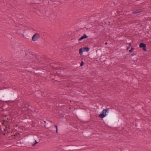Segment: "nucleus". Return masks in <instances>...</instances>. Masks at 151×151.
<instances>
[{"mask_svg":"<svg viewBox=\"0 0 151 151\" xmlns=\"http://www.w3.org/2000/svg\"><path fill=\"white\" fill-rule=\"evenodd\" d=\"M134 50V48L133 47H131V49L129 50V52L130 53H131L132 52V51Z\"/></svg>","mask_w":151,"mask_h":151,"instance_id":"aec40b11","label":"nucleus"},{"mask_svg":"<svg viewBox=\"0 0 151 151\" xmlns=\"http://www.w3.org/2000/svg\"><path fill=\"white\" fill-rule=\"evenodd\" d=\"M23 32V30L21 29H17L16 31L17 33L19 35H22Z\"/></svg>","mask_w":151,"mask_h":151,"instance_id":"4468645a","label":"nucleus"},{"mask_svg":"<svg viewBox=\"0 0 151 151\" xmlns=\"http://www.w3.org/2000/svg\"><path fill=\"white\" fill-rule=\"evenodd\" d=\"M40 35L38 33H36L32 37V40L34 41H36L37 40L40 38Z\"/></svg>","mask_w":151,"mask_h":151,"instance_id":"9d476101","label":"nucleus"},{"mask_svg":"<svg viewBox=\"0 0 151 151\" xmlns=\"http://www.w3.org/2000/svg\"><path fill=\"white\" fill-rule=\"evenodd\" d=\"M84 64V62H83V61H82L81 63H80V66H82Z\"/></svg>","mask_w":151,"mask_h":151,"instance_id":"5701e85b","label":"nucleus"},{"mask_svg":"<svg viewBox=\"0 0 151 151\" xmlns=\"http://www.w3.org/2000/svg\"><path fill=\"white\" fill-rule=\"evenodd\" d=\"M142 12V10L141 11H134L132 13L133 14H137L138 13H140Z\"/></svg>","mask_w":151,"mask_h":151,"instance_id":"a211bd4d","label":"nucleus"},{"mask_svg":"<svg viewBox=\"0 0 151 151\" xmlns=\"http://www.w3.org/2000/svg\"><path fill=\"white\" fill-rule=\"evenodd\" d=\"M88 37V36H87L86 34H84L83 36H82L80 38L78 39V40L79 41H81L83 39L87 38Z\"/></svg>","mask_w":151,"mask_h":151,"instance_id":"ddd939ff","label":"nucleus"},{"mask_svg":"<svg viewBox=\"0 0 151 151\" xmlns=\"http://www.w3.org/2000/svg\"><path fill=\"white\" fill-rule=\"evenodd\" d=\"M24 106L25 107H27L28 109L30 110V108H29V107H30V106L28 103L24 104Z\"/></svg>","mask_w":151,"mask_h":151,"instance_id":"f3484780","label":"nucleus"},{"mask_svg":"<svg viewBox=\"0 0 151 151\" xmlns=\"http://www.w3.org/2000/svg\"><path fill=\"white\" fill-rule=\"evenodd\" d=\"M50 60L49 59L47 58H45L43 59V60H41L40 62V63L46 65H50V63H48V62H49Z\"/></svg>","mask_w":151,"mask_h":151,"instance_id":"1a4fd4ad","label":"nucleus"},{"mask_svg":"<svg viewBox=\"0 0 151 151\" xmlns=\"http://www.w3.org/2000/svg\"><path fill=\"white\" fill-rule=\"evenodd\" d=\"M44 122L45 123L44 126L45 128L49 129L51 127V124L52 123V122L47 119Z\"/></svg>","mask_w":151,"mask_h":151,"instance_id":"0eeeda50","label":"nucleus"},{"mask_svg":"<svg viewBox=\"0 0 151 151\" xmlns=\"http://www.w3.org/2000/svg\"><path fill=\"white\" fill-rule=\"evenodd\" d=\"M90 133H84V134L85 136H87Z\"/></svg>","mask_w":151,"mask_h":151,"instance_id":"393cba45","label":"nucleus"},{"mask_svg":"<svg viewBox=\"0 0 151 151\" xmlns=\"http://www.w3.org/2000/svg\"><path fill=\"white\" fill-rule=\"evenodd\" d=\"M126 57H127V56H125V58H126Z\"/></svg>","mask_w":151,"mask_h":151,"instance_id":"e433bc0d","label":"nucleus"},{"mask_svg":"<svg viewBox=\"0 0 151 151\" xmlns=\"http://www.w3.org/2000/svg\"><path fill=\"white\" fill-rule=\"evenodd\" d=\"M136 55V53H134V52H133L131 54V55L132 56H133L135 55Z\"/></svg>","mask_w":151,"mask_h":151,"instance_id":"bb28decb","label":"nucleus"},{"mask_svg":"<svg viewBox=\"0 0 151 151\" xmlns=\"http://www.w3.org/2000/svg\"><path fill=\"white\" fill-rule=\"evenodd\" d=\"M55 127L56 129V133H58V127L57 125H55Z\"/></svg>","mask_w":151,"mask_h":151,"instance_id":"4be33fe9","label":"nucleus"},{"mask_svg":"<svg viewBox=\"0 0 151 151\" xmlns=\"http://www.w3.org/2000/svg\"><path fill=\"white\" fill-rule=\"evenodd\" d=\"M121 122H122V121H121V120L119 119V120H118V119L117 120V124H119V125L121 123Z\"/></svg>","mask_w":151,"mask_h":151,"instance_id":"412c9836","label":"nucleus"},{"mask_svg":"<svg viewBox=\"0 0 151 151\" xmlns=\"http://www.w3.org/2000/svg\"><path fill=\"white\" fill-rule=\"evenodd\" d=\"M130 48V47L129 46H128L127 48V49H126V50H128L129 48Z\"/></svg>","mask_w":151,"mask_h":151,"instance_id":"c85d7f7f","label":"nucleus"},{"mask_svg":"<svg viewBox=\"0 0 151 151\" xmlns=\"http://www.w3.org/2000/svg\"><path fill=\"white\" fill-rule=\"evenodd\" d=\"M56 76L53 75H51L50 76V78L53 80H54V78H55Z\"/></svg>","mask_w":151,"mask_h":151,"instance_id":"6ab92c4d","label":"nucleus"},{"mask_svg":"<svg viewBox=\"0 0 151 151\" xmlns=\"http://www.w3.org/2000/svg\"><path fill=\"white\" fill-rule=\"evenodd\" d=\"M20 144H21V142L20 141H19L17 142V144L18 146H20L21 145H20Z\"/></svg>","mask_w":151,"mask_h":151,"instance_id":"b1692460","label":"nucleus"},{"mask_svg":"<svg viewBox=\"0 0 151 151\" xmlns=\"http://www.w3.org/2000/svg\"><path fill=\"white\" fill-rule=\"evenodd\" d=\"M69 109H71V108L70 107H69Z\"/></svg>","mask_w":151,"mask_h":151,"instance_id":"2f4dec72","label":"nucleus"},{"mask_svg":"<svg viewBox=\"0 0 151 151\" xmlns=\"http://www.w3.org/2000/svg\"><path fill=\"white\" fill-rule=\"evenodd\" d=\"M126 57H127V56H125V58H126Z\"/></svg>","mask_w":151,"mask_h":151,"instance_id":"c9c22d12","label":"nucleus"},{"mask_svg":"<svg viewBox=\"0 0 151 151\" xmlns=\"http://www.w3.org/2000/svg\"><path fill=\"white\" fill-rule=\"evenodd\" d=\"M38 57H39V58H40V56H38Z\"/></svg>","mask_w":151,"mask_h":151,"instance_id":"f704fd0d","label":"nucleus"},{"mask_svg":"<svg viewBox=\"0 0 151 151\" xmlns=\"http://www.w3.org/2000/svg\"><path fill=\"white\" fill-rule=\"evenodd\" d=\"M124 127H123L122 128V129L123 130H124Z\"/></svg>","mask_w":151,"mask_h":151,"instance_id":"473e14b6","label":"nucleus"},{"mask_svg":"<svg viewBox=\"0 0 151 151\" xmlns=\"http://www.w3.org/2000/svg\"><path fill=\"white\" fill-rule=\"evenodd\" d=\"M90 50V48L86 47L83 48H81L79 49V53L81 56L82 55L83 52H88Z\"/></svg>","mask_w":151,"mask_h":151,"instance_id":"39448f33","label":"nucleus"},{"mask_svg":"<svg viewBox=\"0 0 151 151\" xmlns=\"http://www.w3.org/2000/svg\"><path fill=\"white\" fill-rule=\"evenodd\" d=\"M23 35L24 37L26 39H29L31 37V35L29 32H26Z\"/></svg>","mask_w":151,"mask_h":151,"instance_id":"9b49d317","label":"nucleus"},{"mask_svg":"<svg viewBox=\"0 0 151 151\" xmlns=\"http://www.w3.org/2000/svg\"><path fill=\"white\" fill-rule=\"evenodd\" d=\"M107 42H106L105 43V45H107Z\"/></svg>","mask_w":151,"mask_h":151,"instance_id":"72a5a7b5","label":"nucleus"},{"mask_svg":"<svg viewBox=\"0 0 151 151\" xmlns=\"http://www.w3.org/2000/svg\"><path fill=\"white\" fill-rule=\"evenodd\" d=\"M139 47L140 48H142L143 50L144 51L147 50L146 48V45L143 42H141L139 45Z\"/></svg>","mask_w":151,"mask_h":151,"instance_id":"f8f14e48","label":"nucleus"},{"mask_svg":"<svg viewBox=\"0 0 151 151\" xmlns=\"http://www.w3.org/2000/svg\"><path fill=\"white\" fill-rule=\"evenodd\" d=\"M77 115L81 117V118L85 119L86 117V114L81 110H78L76 112Z\"/></svg>","mask_w":151,"mask_h":151,"instance_id":"423d86ee","label":"nucleus"},{"mask_svg":"<svg viewBox=\"0 0 151 151\" xmlns=\"http://www.w3.org/2000/svg\"><path fill=\"white\" fill-rule=\"evenodd\" d=\"M19 133H18V134H16L15 135H14V138H16V136H17L18 135H19Z\"/></svg>","mask_w":151,"mask_h":151,"instance_id":"a878e982","label":"nucleus"},{"mask_svg":"<svg viewBox=\"0 0 151 151\" xmlns=\"http://www.w3.org/2000/svg\"><path fill=\"white\" fill-rule=\"evenodd\" d=\"M17 99V93H14L10 91L3 90L0 91V100L3 102H6L7 100H11L13 101Z\"/></svg>","mask_w":151,"mask_h":151,"instance_id":"f03ea898","label":"nucleus"},{"mask_svg":"<svg viewBox=\"0 0 151 151\" xmlns=\"http://www.w3.org/2000/svg\"><path fill=\"white\" fill-rule=\"evenodd\" d=\"M109 108L104 109L99 115V117L104 120L109 125L116 126L117 125L118 118L116 114L113 112L110 113L107 115V113L109 111Z\"/></svg>","mask_w":151,"mask_h":151,"instance_id":"f257e3e1","label":"nucleus"},{"mask_svg":"<svg viewBox=\"0 0 151 151\" xmlns=\"http://www.w3.org/2000/svg\"><path fill=\"white\" fill-rule=\"evenodd\" d=\"M127 44H129V46L130 47V46H131V43H127Z\"/></svg>","mask_w":151,"mask_h":151,"instance_id":"c756f323","label":"nucleus"},{"mask_svg":"<svg viewBox=\"0 0 151 151\" xmlns=\"http://www.w3.org/2000/svg\"><path fill=\"white\" fill-rule=\"evenodd\" d=\"M78 147H73V146H69L67 147V150H72V149H77Z\"/></svg>","mask_w":151,"mask_h":151,"instance_id":"dca6fc26","label":"nucleus"},{"mask_svg":"<svg viewBox=\"0 0 151 151\" xmlns=\"http://www.w3.org/2000/svg\"><path fill=\"white\" fill-rule=\"evenodd\" d=\"M4 130L5 131V132H6V130H7V129H4Z\"/></svg>","mask_w":151,"mask_h":151,"instance_id":"7c9ffc66","label":"nucleus"},{"mask_svg":"<svg viewBox=\"0 0 151 151\" xmlns=\"http://www.w3.org/2000/svg\"><path fill=\"white\" fill-rule=\"evenodd\" d=\"M38 137L37 136H29L27 138L25 141L27 143H30L32 146H34L39 142L40 141L38 139Z\"/></svg>","mask_w":151,"mask_h":151,"instance_id":"20e7f679","label":"nucleus"},{"mask_svg":"<svg viewBox=\"0 0 151 151\" xmlns=\"http://www.w3.org/2000/svg\"><path fill=\"white\" fill-rule=\"evenodd\" d=\"M48 4L49 6V8L50 9H56V4H55L53 1H52V0H50L48 2Z\"/></svg>","mask_w":151,"mask_h":151,"instance_id":"6e6552de","label":"nucleus"},{"mask_svg":"<svg viewBox=\"0 0 151 151\" xmlns=\"http://www.w3.org/2000/svg\"><path fill=\"white\" fill-rule=\"evenodd\" d=\"M60 79L59 78V76L58 75H56L54 80L55 81L60 82Z\"/></svg>","mask_w":151,"mask_h":151,"instance_id":"2eb2a0df","label":"nucleus"},{"mask_svg":"<svg viewBox=\"0 0 151 151\" xmlns=\"http://www.w3.org/2000/svg\"><path fill=\"white\" fill-rule=\"evenodd\" d=\"M96 52H98L99 54L100 55L101 54V52L99 51H97V50L96 51Z\"/></svg>","mask_w":151,"mask_h":151,"instance_id":"cd10ccee","label":"nucleus"},{"mask_svg":"<svg viewBox=\"0 0 151 151\" xmlns=\"http://www.w3.org/2000/svg\"><path fill=\"white\" fill-rule=\"evenodd\" d=\"M20 52L23 54L25 53V56L26 57V58H28L29 60H28V62L29 63H31V62H34L35 60L37 58L36 55L35 54H32L30 52H27L25 50H21Z\"/></svg>","mask_w":151,"mask_h":151,"instance_id":"7ed1b4c3","label":"nucleus"}]
</instances>
